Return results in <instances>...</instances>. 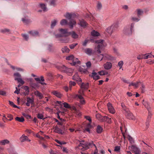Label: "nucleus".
Here are the masks:
<instances>
[{
  "label": "nucleus",
  "mask_w": 154,
  "mask_h": 154,
  "mask_svg": "<svg viewBox=\"0 0 154 154\" xmlns=\"http://www.w3.org/2000/svg\"><path fill=\"white\" fill-rule=\"evenodd\" d=\"M1 32L3 33H7L8 34H10V30L9 29H2L1 30Z\"/></svg>",
  "instance_id": "c9c22d12"
},
{
  "label": "nucleus",
  "mask_w": 154,
  "mask_h": 154,
  "mask_svg": "<svg viewBox=\"0 0 154 154\" xmlns=\"http://www.w3.org/2000/svg\"><path fill=\"white\" fill-rule=\"evenodd\" d=\"M34 103V99L33 98H31L29 97L27 98V102L26 103V105L28 106L30 105V104H33Z\"/></svg>",
  "instance_id": "f8f14e48"
},
{
  "label": "nucleus",
  "mask_w": 154,
  "mask_h": 154,
  "mask_svg": "<svg viewBox=\"0 0 154 154\" xmlns=\"http://www.w3.org/2000/svg\"><path fill=\"white\" fill-rule=\"evenodd\" d=\"M147 109L148 110L149 112H148V114L147 119V121H150V119L151 118L152 116V114L151 113V112L150 111V108H147Z\"/></svg>",
  "instance_id": "c756f323"
},
{
  "label": "nucleus",
  "mask_w": 154,
  "mask_h": 154,
  "mask_svg": "<svg viewBox=\"0 0 154 154\" xmlns=\"http://www.w3.org/2000/svg\"><path fill=\"white\" fill-rule=\"evenodd\" d=\"M134 23H132L130 26H128L125 27L123 31V33L127 35H130L132 34L134 31Z\"/></svg>",
  "instance_id": "f257e3e1"
},
{
  "label": "nucleus",
  "mask_w": 154,
  "mask_h": 154,
  "mask_svg": "<svg viewBox=\"0 0 154 154\" xmlns=\"http://www.w3.org/2000/svg\"><path fill=\"white\" fill-rule=\"evenodd\" d=\"M125 115L128 119L131 120H134L135 119V117L129 109L125 111Z\"/></svg>",
  "instance_id": "0eeeda50"
},
{
  "label": "nucleus",
  "mask_w": 154,
  "mask_h": 154,
  "mask_svg": "<svg viewBox=\"0 0 154 154\" xmlns=\"http://www.w3.org/2000/svg\"><path fill=\"white\" fill-rule=\"evenodd\" d=\"M76 85V83L75 82L70 81L69 82V89L70 90H71V88L72 86H75Z\"/></svg>",
  "instance_id": "58836bf2"
},
{
  "label": "nucleus",
  "mask_w": 154,
  "mask_h": 154,
  "mask_svg": "<svg viewBox=\"0 0 154 154\" xmlns=\"http://www.w3.org/2000/svg\"><path fill=\"white\" fill-rule=\"evenodd\" d=\"M73 66H75L77 64H79L80 63V61L77 58H74L73 60L71 63H70Z\"/></svg>",
  "instance_id": "5701e85b"
},
{
  "label": "nucleus",
  "mask_w": 154,
  "mask_h": 154,
  "mask_svg": "<svg viewBox=\"0 0 154 154\" xmlns=\"http://www.w3.org/2000/svg\"><path fill=\"white\" fill-rule=\"evenodd\" d=\"M104 42V40L101 39L97 40L95 42L96 43L100 44L97 45V47H95V49L97 50L98 53L99 54L101 53L100 49L102 48L103 46H104L103 44V43Z\"/></svg>",
  "instance_id": "7ed1b4c3"
},
{
  "label": "nucleus",
  "mask_w": 154,
  "mask_h": 154,
  "mask_svg": "<svg viewBox=\"0 0 154 154\" xmlns=\"http://www.w3.org/2000/svg\"><path fill=\"white\" fill-rule=\"evenodd\" d=\"M59 31L60 34H56L55 36L56 38H60L62 37H66L70 35V33L67 31L66 29H60Z\"/></svg>",
  "instance_id": "f03ea898"
},
{
  "label": "nucleus",
  "mask_w": 154,
  "mask_h": 154,
  "mask_svg": "<svg viewBox=\"0 0 154 154\" xmlns=\"http://www.w3.org/2000/svg\"><path fill=\"white\" fill-rule=\"evenodd\" d=\"M118 27V26L117 25H113L111 26L108 27L106 29V31L109 33L111 34L113 32L117 29Z\"/></svg>",
  "instance_id": "39448f33"
},
{
  "label": "nucleus",
  "mask_w": 154,
  "mask_h": 154,
  "mask_svg": "<svg viewBox=\"0 0 154 154\" xmlns=\"http://www.w3.org/2000/svg\"><path fill=\"white\" fill-rule=\"evenodd\" d=\"M10 141L7 139H4L0 140V145H5L9 143Z\"/></svg>",
  "instance_id": "4be33fe9"
},
{
  "label": "nucleus",
  "mask_w": 154,
  "mask_h": 154,
  "mask_svg": "<svg viewBox=\"0 0 154 154\" xmlns=\"http://www.w3.org/2000/svg\"><path fill=\"white\" fill-rule=\"evenodd\" d=\"M68 24L70 28L72 29L74 26L76 25V22L75 20L71 19L70 20Z\"/></svg>",
  "instance_id": "4468645a"
},
{
  "label": "nucleus",
  "mask_w": 154,
  "mask_h": 154,
  "mask_svg": "<svg viewBox=\"0 0 154 154\" xmlns=\"http://www.w3.org/2000/svg\"><path fill=\"white\" fill-rule=\"evenodd\" d=\"M79 70L80 72L83 73H85L87 71V70L86 69H84L81 67L79 69Z\"/></svg>",
  "instance_id": "bf43d9fd"
},
{
  "label": "nucleus",
  "mask_w": 154,
  "mask_h": 154,
  "mask_svg": "<svg viewBox=\"0 0 154 154\" xmlns=\"http://www.w3.org/2000/svg\"><path fill=\"white\" fill-rule=\"evenodd\" d=\"M121 80L122 81H123L124 82L126 83L127 84H129V83H130L128 80H127L125 79L124 78H122L121 79Z\"/></svg>",
  "instance_id": "69168bd1"
},
{
  "label": "nucleus",
  "mask_w": 154,
  "mask_h": 154,
  "mask_svg": "<svg viewBox=\"0 0 154 154\" xmlns=\"http://www.w3.org/2000/svg\"><path fill=\"white\" fill-rule=\"evenodd\" d=\"M70 33V35H71L72 37L74 39H76L78 38V35L75 32L72 31L69 32Z\"/></svg>",
  "instance_id": "cd10ccee"
},
{
  "label": "nucleus",
  "mask_w": 154,
  "mask_h": 154,
  "mask_svg": "<svg viewBox=\"0 0 154 154\" xmlns=\"http://www.w3.org/2000/svg\"><path fill=\"white\" fill-rule=\"evenodd\" d=\"M7 117L9 118V119L8 120L9 121H11L13 119V116L11 114H8L7 115Z\"/></svg>",
  "instance_id": "0e129e2a"
},
{
  "label": "nucleus",
  "mask_w": 154,
  "mask_h": 154,
  "mask_svg": "<svg viewBox=\"0 0 154 154\" xmlns=\"http://www.w3.org/2000/svg\"><path fill=\"white\" fill-rule=\"evenodd\" d=\"M52 93L55 96L57 97L60 98L62 96V94L60 93V92L57 91H54L52 92Z\"/></svg>",
  "instance_id": "dca6fc26"
},
{
  "label": "nucleus",
  "mask_w": 154,
  "mask_h": 154,
  "mask_svg": "<svg viewBox=\"0 0 154 154\" xmlns=\"http://www.w3.org/2000/svg\"><path fill=\"white\" fill-rule=\"evenodd\" d=\"M22 36L23 37L25 40L27 41L29 39V36L26 34H22Z\"/></svg>",
  "instance_id": "de8ad7c7"
},
{
  "label": "nucleus",
  "mask_w": 154,
  "mask_h": 154,
  "mask_svg": "<svg viewBox=\"0 0 154 154\" xmlns=\"http://www.w3.org/2000/svg\"><path fill=\"white\" fill-rule=\"evenodd\" d=\"M57 22V20H54L51 21V27L53 28L56 25Z\"/></svg>",
  "instance_id": "37998d69"
},
{
  "label": "nucleus",
  "mask_w": 154,
  "mask_h": 154,
  "mask_svg": "<svg viewBox=\"0 0 154 154\" xmlns=\"http://www.w3.org/2000/svg\"><path fill=\"white\" fill-rule=\"evenodd\" d=\"M40 7L41 8L44 12L47 11V8L46 6V5L44 4L40 3L39 4Z\"/></svg>",
  "instance_id": "c85d7f7f"
},
{
  "label": "nucleus",
  "mask_w": 154,
  "mask_h": 154,
  "mask_svg": "<svg viewBox=\"0 0 154 154\" xmlns=\"http://www.w3.org/2000/svg\"><path fill=\"white\" fill-rule=\"evenodd\" d=\"M107 118V116H101L99 121L101 122H104L106 121Z\"/></svg>",
  "instance_id": "79ce46f5"
},
{
  "label": "nucleus",
  "mask_w": 154,
  "mask_h": 154,
  "mask_svg": "<svg viewBox=\"0 0 154 154\" xmlns=\"http://www.w3.org/2000/svg\"><path fill=\"white\" fill-rule=\"evenodd\" d=\"M92 77L95 80L98 79L100 78L99 76L97 75V73L94 71L92 73Z\"/></svg>",
  "instance_id": "b1692460"
},
{
  "label": "nucleus",
  "mask_w": 154,
  "mask_h": 154,
  "mask_svg": "<svg viewBox=\"0 0 154 154\" xmlns=\"http://www.w3.org/2000/svg\"><path fill=\"white\" fill-rule=\"evenodd\" d=\"M70 50L66 46H65L62 49V51L63 53H68Z\"/></svg>",
  "instance_id": "2f4dec72"
},
{
  "label": "nucleus",
  "mask_w": 154,
  "mask_h": 154,
  "mask_svg": "<svg viewBox=\"0 0 154 154\" xmlns=\"http://www.w3.org/2000/svg\"><path fill=\"white\" fill-rule=\"evenodd\" d=\"M76 15L74 13H69L67 12L64 15V16L66 18L70 20L71 18H74L76 17Z\"/></svg>",
  "instance_id": "1a4fd4ad"
},
{
  "label": "nucleus",
  "mask_w": 154,
  "mask_h": 154,
  "mask_svg": "<svg viewBox=\"0 0 154 154\" xmlns=\"http://www.w3.org/2000/svg\"><path fill=\"white\" fill-rule=\"evenodd\" d=\"M37 118L40 119H45V118H43L44 116L42 114L38 113L37 115Z\"/></svg>",
  "instance_id": "3c124183"
},
{
  "label": "nucleus",
  "mask_w": 154,
  "mask_h": 154,
  "mask_svg": "<svg viewBox=\"0 0 154 154\" xmlns=\"http://www.w3.org/2000/svg\"><path fill=\"white\" fill-rule=\"evenodd\" d=\"M79 22L78 23L79 25H80L82 27H85L87 25L86 22L83 19L79 20Z\"/></svg>",
  "instance_id": "f3484780"
},
{
  "label": "nucleus",
  "mask_w": 154,
  "mask_h": 154,
  "mask_svg": "<svg viewBox=\"0 0 154 154\" xmlns=\"http://www.w3.org/2000/svg\"><path fill=\"white\" fill-rule=\"evenodd\" d=\"M141 85V88L142 90V92L143 93L145 91V85L143 84L140 83Z\"/></svg>",
  "instance_id": "052dcab7"
},
{
  "label": "nucleus",
  "mask_w": 154,
  "mask_h": 154,
  "mask_svg": "<svg viewBox=\"0 0 154 154\" xmlns=\"http://www.w3.org/2000/svg\"><path fill=\"white\" fill-rule=\"evenodd\" d=\"M9 103L10 105L12 106L13 107L15 108H19L16 105H15L13 102L9 101Z\"/></svg>",
  "instance_id": "09e8293b"
},
{
  "label": "nucleus",
  "mask_w": 154,
  "mask_h": 154,
  "mask_svg": "<svg viewBox=\"0 0 154 154\" xmlns=\"http://www.w3.org/2000/svg\"><path fill=\"white\" fill-rule=\"evenodd\" d=\"M72 79L77 81H82V79L79 77L77 73H75L73 75L72 77Z\"/></svg>",
  "instance_id": "aec40b11"
},
{
  "label": "nucleus",
  "mask_w": 154,
  "mask_h": 154,
  "mask_svg": "<svg viewBox=\"0 0 154 154\" xmlns=\"http://www.w3.org/2000/svg\"><path fill=\"white\" fill-rule=\"evenodd\" d=\"M101 55L103 56V57L100 61L102 60L103 58L108 60H112L114 59V58L113 57L107 54H105L104 55L101 54Z\"/></svg>",
  "instance_id": "6e6552de"
},
{
  "label": "nucleus",
  "mask_w": 154,
  "mask_h": 154,
  "mask_svg": "<svg viewBox=\"0 0 154 154\" xmlns=\"http://www.w3.org/2000/svg\"><path fill=\"white\" fill-rule=\"evenodd\" d=\"M22 20L23 23L26 24H28L30 22V20H29L25 18H22Z\"/></svg>",
  "instance_id": "a18cd8bd"
},
{
  "label": "nucleus",
  "mask_w": 154,
  "mask_h": 154,
  "mask_svg": "<svg viewBox=\"0 0 154 154\" xmlns=\"http://www.w3.org/2000/svg\"><path fill=\"white\" fill-rule=\"evenodd\" d=\"M123 64V61H120L118 62V65L119 66L120 69L122 68Z\"/></svg>",
  "instance_id": "603ef678"
},
{
  "label": "nucleus",
  "mask_w": 154,
  "mask_h": 154,
  "mask_svg": "<svg viewBox=\"0 0 154 154\" xmlns=\"http://www.w3.org/2000/svg\"><path fill=\"white\" fill-rule=\"evenodd\" d=\"M50 5L52 6H55L56 5V1L55 0H51L50 1Z\"/></svg>",
  "instance_id": "4d7b16f0"
},
{
  "label": "nucleus",
  "mask_w": 154,
  "mask_h": 154,
  "mask_svg": "<svg viewBox=\"0 0 154 154\" xmlns=\"http://www.w3.org/2000/svg\"><path fill=\"white\" fill-rule=\"evenodd\" d=\"M103 128L100 125H98L96 129L97 132L98 134H100L103 131Z\"/></svg>",
  "instance_id": "393cba45"
},
{
  "label": "nucleus",
  "mask_w": 154,
  "mask_h": 154,
  "mask_svg": "<svg viewBox=\"0 0 154 154\" xmlns=\"http://www.w3.org/2000/svg\"><path fill=\"white\" fill-rule=\"evenodd\" d=\"M84 91L82 90V89L81 88V90H80L79 91V93L80 95H84Z\"/></svg>",
  "instance_id": "774afa93"
},
{
  "label": "nucleus",
  "mask_w": 154,
  "mask_h": 154,
  "mask_svg": "<svg viewBox=\"0 0 154 154\" xmlns=\"http://www.w3.org/2000/svg\"><path fill=\"white\" fill-rule=\"evenodd\" d=\"M91 35L94 37L98 36L100 35L99 33L94 30H93L91 32Z\"/></svg>",
  "instance_id": "473e14b6"
},
{
  "label": "nucleus",
  "mask_w": 154,
  "mask_h": 154,
  "mask_svg": "<svg viewBox=\"0 0 154 154\" xmlns=\"http://www.w3.org/2000/svg\"><path fill=\"white\" fill-rule=\"evenodd\" d=\"M131 149H132L133 152L135 153V154H140L141 152V151L139 148L137 147L132 146L131 147Z\"/></svg>",
  "instance_id": "9b49d317"
},
{
  "label": "nucleus",
  "mask_w": 154,
  "mask_h": 154,
  "mask_svg": "<svg viewBox=\"0 0 154 154\" xmlns=\"http://www.w3.org/2000/svg\"><path fill=\"white\" fill-rule=\"evenodd\" d=\"M54 131L57 133L61 134H63L64 133V132L63 130L61 129L58 127L57 126H56L54 128Z\"/></svg>",
  "instance_id": "2eb2a0df"
},
{
  "label": "nucleus",
  "mask_w": 154,
  "mask_h": 154,
  "mask_svg": "<svg viewBox=\"0 0 154 154\" xmlns=\"http://www.w3.org/2000/svg\"><path fill=\"white\" fill-rule=\"evenodd\" d=\"M121 106L125 112L129 109L127 107L125 106L123 102H122L121 103Z\"/></svg>",
  "instance_id": "ea45409f"
},
{
  "label": "nucleus",
  "mask_w": 154,
  "mask_h": 154,
  "mask_svg": "<svg viewBox=\"0 0 154 154\" xmlns=\"http://www.w3.org/2000/svg\"><path fill=\"white\" fill-rule=\"evenodd\" d=\"M102 7L101 3L100 2H98L97 3V8L98 9H100Z\"/></svg>",
  "instance_id": "5fc2aeb1"
},
{
  "label": "nucleus",
  "mask_w": 154,
  "mask_h": 154,
  "mask_svg": "<svg viewBox=\"0 0 154 154\" xmlns=\"http://www.w3.org/2000/svg\"><path fill=\"white\" fill-rule=\"evenodd\" d=\"M131 19L132 21L136 22H137L140 20L138 18L134 17H132Z\"/></svg>",
  "instance_id": "e2e57ef3"
},
{
  "label": "nucleus",
  "mask_w": 154,
  "mask_h": 154,
  "mask_svg": "<svg viewBox=\"0 0 154 154\" xmlns=\"http://www.w3.org/2000/svg\"><path fill=\"white\" fill-rule=\"evenodd\" d=\"M84 52L88 55H91L93 54V50L90 48H86L85 49Z\"/></svg>",
  "instance_id": "a211bd4d"
},
{
  "label": "nucleus",
  "mask_w": 154,
  "mask_h": 154,
  "mask_svg": "<svg viewBox=\"0 0 154 154\" xmlns=\"http://www.w3.org/2000/svg\"><path fill=\"white\" fill-rule=\"evenodd\" d=\"M140 82H131L129 83V86H133L135 88H137L138 87L139 84L140 83Z\"/></svg>",
  "instance_id": "412c9836"
},
{
  "label": "nucleus",
  "mask_w": 154,
  "mask_h": 154,
  "mask_svg": "<svg viewBox=\"0 0 154 154\" xmlns=\"http://www.w3.org/2000/svg\"><path fill=\"white\" fill-rule=\"evenodd\" d=\"M14 80L17 81L18 82L20 83L21 85L24 83V81L21 78V75L18 72H16L14 73Z\"/></svg>",
  "instance_id": "20e7f679"
},
{
  "label": "nucleus",
  "mask_w": 154,
  "mask_h": 154,
  "mask_svg": "<svg viewBox=\"0 0 154 154\" xmlns=\"http://www.w3.org/2000/svg\"><path fill=\"white\" fill-rule=\"evenodd\" d=\"M63 105V106L64 107L67 108H70L71 106L69 105V104L67 103L64 102L62 103Z\"/></svg>",
  "instance_id": "8fccbe9b"
},
{
  "label": "nucleus",
  "mask_w": 154,
  "mask_h": 154,
  "mask_svg": "<svg viewBox=\"0 0 154 154\" xmlns=\"http://www.w3.org/2000/svg\"><path fill=\"white\" fill-rule=\"evenodd\" d=\"M120 149V147L119 146H116L115 147L114 151L116 152H119Z\"/></svg>",
  "instance_id": "680f3d73"
},
{
  "label": "nucleus",
  "mask_w": 154,
  "mask_h": 154,
  "mask_svg": "<svg viewBox=\"0 0 154 154\" xmlns=\"http://www.w3.org/2000/svg\"><path fill=\"white\" fill-rule=\"evenodd\" d=\"M34 94L37 97H38L40 99H42L43 97V95L38 91H35Z\"/></svg>",
  "instance_id": "6ab92c4d"
},
{
  "label": "nucleus",
  "mask_w": 154,
  "mask_h": 154,
  "mask_svg": "<svg viewBox=\"0 0 154 154\" xmlns=\"http://www.w3.org/2000/svg\"><path fill=\"white\" fill-rule=\"evenodd\" d=\"M91 127V125L90 124H88L87 127L85 129V130L88 132L89 133H90V128Z\"/></svg>",
  "instance_id": "6e6d98bb"
},
{
  "label": "nucleus",
  "mask_w": 154,
  "mask_h": 154,
  "mask_svg": "<svg viewBox=\"0 0 154 154\" xmlns=\"http://www.w3.org/2000/svg\"><path fill=\"white\" fill-rule=\"evenodd\" d=\"M74 57L73 55H71L70 56L67 57L66 58V59L68 60H71L72 62Z\"/></svg>",
  "instance_id": "4c0bfd02"
},
{
  "label": "nucleus",
  "mask_w": 154,
  "mask_h": 154,
  "mask_svg": "<svg viewBox=\"0 0 154 154\" xmlns=\"http://www.w3.org/2000/svg\"><path fill=\"white\" fill-rule=\"evenodd\" d=\"M20 139L21 142H23L26 141L27 140V137L26 136H22L20 138Z\"/></svg>",
  "instance_id": "a19ab883"
},
{
  "label": "nucleus",
  "mask_w": 154,
  "mask_h": 154,
  "mask_svg": "<svg viewBox=\"0 0 154 154\" xmlns=\"http://www.w3.org/2000/svg\"><path fill=\"white\" fill-rule=\"evenodd\" d=\"M29 33L32 36H36L38 35V32L37 31H31L29 32Z\"/></svg>",
  "instance_id": "bb28decb"
},
{
  "label": "nucleus",
  "mask_w": 154,
  "mask_h": 154,
  "mask_svg": "<svg viewBox=\"0 0 154 154\" xmlns=\"http://www.w3.org/2000/svg\"><path fill=\"white\" fill-rule=\"evenodd\" d=\"M15 120L19 122H23L24 121V119L23 117H17L15 118Z\"/></svg>",
  "instance_id": "72a5a7b5"
},
{
  "label": "nucleus",
  "mask_w": 154,
  "mask_h": 154,
  "mask_svg": "<svg viewBox=\"0 0 154 154\" xmlns=\"http://www.w3.org/2000/svg\"><path fill=\"white\" fill-rule=\"evenodd\" d=\"M107 107L108 110L110 113L112 114H114L115 113V110L111 103H108Z\"/></svg>",
  "instance_id": "9d476101"
},
{
  "label": "nucleus",
  "mask_w": 154,
  "mask_h": 154,
  "mask_svg": "<svg viewBox=\"0 0 154 154\" xmlns=\"http://www.w3.org/2000/svg\"><path fill=\"white\" fill-rule=\"evenodd\" d=\"M60 24L62 26L66 25L68 24L67 21L66 19H63L60 21Z\"/></svg>",
  "instance_id": "f704fd0d"
},
{
  "label": "nucleus",
  "mask_w": 154,
  "mask_h": 154,
  "mask_svg": "<svg viewBox=\"0 0 154 154\" xmlns=\"http://www.w3.org/2000/svg\"><path fill=\"white\" fill-rule=\"evenodd\" d=\"M78 43H73L69 45V48L71 49H73L76 45Z\"/></svg>",
  "instance_id": "864d4df0"
},
{
  "label": "nucleus",
  "mask_w": 154,
  "mask_h": 154,
  "mask_svg": "<svg viewBox=\"0 0 154 154\" xmlns=\"http://www.w3.org/2000/svg\"><path fill=\"white\" fill-rule=\"evenodd\" d=\"M112 65L111 63L110 62H106L103 65L104 68L106 70H109L112 67Z\"/></svg>",
  "instance_id": "ddd939ff"
},
{
  "label": "nucleus",
  "mask_w": 154,
  "mask_h": 154,
  "mask_svg": "<svg viewBox=\"0 0 154 154\" xmlns=\"http://www.w3.org/2000/svg\"><path fill=\"white\" fill-rule=\"evenodd\" d=\"M73 70L70 68H68L67 70L65 72V73H66L68 75H72V73L73 72Z\"/></svg>",
  "instance_id": "7c9ffc66"
},
{
  "label": "nucleus",
  "mask_w": 154,
  "mask_h": 154,
  "mask_svg": "<svg viewBox=\"0 0 154 154\" xmlns=\"http://www.w3.org/2000/svg\"><path fill=\"white\" fill-rule=\"evenodd\" d=\"M67 68L66 67L64 66H63L61 68V70L62 72H65V71L67 70Z\"/></svg>",
  "instance_id": "13d9d810"
},
{
  "label": "nucleus",
  "mask_w": 154,
  "mask_h": 154,
  "mask_svg": "<svg viewBox=\"0 0 154 154\" xmlns=\"http://www.w3.org/2000/svg\"><path fill=\"white\" fill-rule=\"evenodd\" d=\"M137 14L138 16L142 15L143 13V11L140 9H137Z\"/></svg>",
  "instance_id": "49530a36"
},
{
  "label": "nucleus",
  "mask_w": 154,
  "mask_h": 154,
  "mask_svg": "<svg viewBox=\"0 0 154 154\" xmlns=\"http://www.w3.org/2000/svg\"><path fill=\"white\" fill-rule=\"evenodd\" d=\"M24 116L26 117L27 119H30L31 118V116L30 115H27L25 113H23L22 114Z\"/></svg>",
  "instance_id": "338daca9"
},
{
  "label": "nucleus",
  "mask_w": 154,
  "mask_h": 154,
  "mask_svg": "<svg viewBox=\"0 0 154 154\" xmlns=\"http://www.w3.org/2000/svg\"><path fill=\"white\" fill-rule=\"evenodd\" d=\"M88 83H82L81 86V88L82 89H87L88 88Z\"/></svg>",
  "instance_id": "a878e982"
},
{
  "label": "nucleus",
  "mask_w": 154,
  "mask_h": 154,
  "mask_svg": "<svg viewBox=\"0 0 154 154\" xmlns=\"http://www.w3.org/2000/svg\"><path fill=\"white\" fill-rule=\"evenodd\" d=\"M143 59H147L149 58H151L152 57H154V56L150 54H147V55H143Z\"/></svg>",
  "instance_id": "e433bc0d"
},
{
  "label": "nucleus",
  "mask_w": 154,
  "mask_h": 154,
  "mask_svg": "<svg viewBox=\"0 0 154 154\" xmlns=\"http://www.w3.org/2000/svg\"><path fill=\"white\" fill-rule=\"evenodd\" d=\"M91 145V143H89L87 144L86 143H80L79 145V149H82L83 150H85L88 149L89 148V146Z\"/></svg>",
  "instance_id": "423d86ee"
},
{
  "label": "nucleus",
  "mask_w": 154,
  "mask_h": 154,
  "mask_svg": "<svg viewBox=\"0 0 154 154\" xmlns=\"http://www.w3.org/2000/svg\"><path fill=\"white\" fill-rule=\"evenodd\" d=\"M35 79L37 81H42V82H44L45 81L44 77L42 76H41L40 79L39 78H35Z\"/></svg>",
  "instance_id": "c03bdc74"
}]
</instances>
